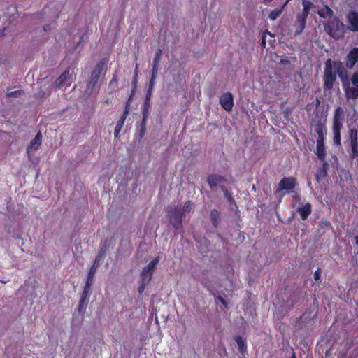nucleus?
Returning a JSON list of instances; mask_svg holds the SVG:
<instances>
[{"label": "nucleus", "instance_id": "f257e3e1", "mask_svg": "<svg viewBox=\"0 0 358 358\" xmlns=\"http://www.w3.org/2000/svg\"><path fill=\"white\" fill-rule=\"evenodd\" d=\"M332 60L328 59L325 62L324 72L323 76L324 89L325 90H330L332 89L334 81L336 78V74L332 71Z\"/></svg>", "mask_w": 358, "mask_h": 358}, {"label": "nucleus", "instance_id": "f03ea898", "mask_svg": "<svg viewBox=\"0 0 358 358\" xmlns=\"http://www.w3.org/2000/svg\"><path fill=\"white\" fill-rule=\"evenodd\" d=\"M106 59H101L94 66L91 72L90 79L87 83V90L92 92L97 84L100 76L106 66Z\"/></svg>", "mask_w": 358, "mask_h": 358}, {"label": "nucleus", "instance_id": "7ed1b4c3", "mask_svg": "<svg viewBox=\"0 0 358 358\" xmlns=\"http://www.w3.org/2000/svg\"><path fill=\"white\" fill-rule=\"evenodd\" d=\"M324 26L325 31L334 38H336V37H338L342 34L344 24L337 17H334L329 20Z\"/></svg>", "mask_w": 358, "mask_h": 358}, {"label": "nucleus", "instance_id": "20e7f679", "mask_svg": "<svg viewBox=\"0 0 358 358\" xmlns=\"http://www.w3.org/2000/svg\"><path fill=\"white\" fill-rule=\"evenodd\" d=\"M166 215L169 223L176 229L180 228L182 224V215L180 208L177 206H169L166 210Z\"/></svg>", "mask_w": 358, "mask_h": 358}, {"label": "nucleus", "instance_id": "39448f33", "mask_svg": "<svg viewBox=\"0 0 358 358\" xmlns=\"http://www.w3.org/2000/svg\"><path fill=\"white\" fill-rule=\"evenodd\" d=\"M76 80V77L70 73V69L65 70L55 81V87L58 89H66Z\"/></svg>", "mask_w": 358, "mask_h": 358}, {"label": "nucleus", "instance_id": "423d86ee", "mask_svg": "<svg viewBox=\"0 0 358 358\" xmlns=\"http://www.w3.org/2000/svg\"><path fill=\"white\" fill-rule=\"evenodd\" d=\"M296 179L294 177H285L280 180L278 187L274 191V194H277L283 190L288 192H292L297 185Z\"/></svg>", "mask_w": 358, "mask_h": 358}, {"label": "nucleus", "instance_id": "0eeeda50", "mask_svg": "<svg viewBox=\"0 0 358 358\" xmlns=\"http://www.w3.org/2000/svg\"><path fill=\"white\" fill-rule=\"evenodd\" d=\"M220 103L221 106L227 111H231L234 106V98L231 92H225L220 97Z\"/></svg>", "mask_w": 358, "mask_h": 358}, {"label": "nucleus", "instance_id": "6e6552de", "mask_svg": "<svg viewBox=\"0 0 358 358\" xmlns=\"http://www.w3.org/2000/svg\"><path fill=\"white\" fill-rule=\"evenodd\" d=\"M106 255V250L103 248L100 250L97 255L96 256L94 261L91 266V268L88 273L87 278L94 281V276L96 273L99 267V262Z\"/></svg>", "mask_w": 358, "mask_h": 358}, {"label": "nucleus", "instance_id": "1a4fd4ad", "mask_svg": "<svg viewBox=\"0 0 358 358\" xmlns=\"http://www.w3.org/2000/svg\"><path fill=\"white\" fill-rule=\"evenodd\" d=\"M358 62V48H352L345 57V66L347 69H352Z\"/></svg>", "mask_w": 358, "mask_h": 358}, {"label": "nucleus", "instance_id": "9d476101", "mask_svg": "<svg viewBox=\"0 0 358 358\" xmlns=\"http://www.w3.org/2000/svg\"><path fill=\"white\" fill-rule=\"evenodd\" d=\"M345 149L351 159H355L358 156V140H347Z\"/></svg>", "mask_w": 358, "mask_h": 358}, {"label": "nucleus", "instance_id": "9b49d317", "mask_svg": "<svg viewBox=\"0 0 358 358\" xmlns=\"http://www.w3.org/2000/svg\"><path fill=\"white\" fill-rule=\"evenodd\" d=\"M227 178L217 174H211L207 177L206 181L212 190L217 187L219 184L226 182Z\"/></svg>", "mask_w": 358, "mask_h": 358}, {"label": "nucleus", "instance_id": "f8f14e48", "mask_svg": "<svg viewBox=\"0 0 358 358\" xmlns=\"http://www.w3.org/2000/svg\"><path fill=\"white\" fill-rule=\"evenodd\" d=\"M306 26V20L296 15V20L293 25L294 29V36L296 37V36L301 34L304 31Z\"/></svg>", "mask_w": 358, "mask_h": 358}, {"label": "nucleus", "instance_id": "ddd939ff", "mask_svg": "<svg viewBox=\"0 0 358 358\" xmlns=\"http://www.w3.org/2000/svg\"><path fill=\"white\" fill-rule=\"evenodd\" d=\"M347 19L352 31H358V13L356 11H350L347 15Z\"/></svg>", "mask_w": 358, "mask_h": 358}, {"label": "nucleus", "instance_id": "4468645a", "mask_svg": "<svg viewBox=\"0 0 358 358\" xmlns=\"http://www.w3.org/2000/svg\"><path fill=\"white\" fill-rule=\"evenodd\" d=\"M302 4L303 6V9L301 13L296 15L306 20L307 17L310 14V10H312L315 6L309 0H302Z\"/></svg>", "mask_w": 358, "mask_h": 358}, {"label": "nucleus", "instance_id": "2eb2a0df", "mask_svg": "<svg viewBox=\"0 0 358 358\" xmlns=\"http://www.w3.org/2000/svg\"><path fill=\"white\" fill-rule=\"evenodd\" d=\"M42 143V134L39 131L38 132L35 138L31 140L30 144L28 145L27 148V152L29 155L31 150H37Z\"/></svg>", "mask_w": 358, "mask_h": 358}, {"label": "nucleus", "instance_id": "dca6fc26", "mask_svg": "<svg viewBox=\"0 0 358 358\" xmlns=\"http://www.w3.org/2000/svg\"><path fill=\"white\" fill-rule=\"evenodd\" d=\"M326 131L325 124L319 121L315 127V131L317 134V142H324V134Z\"/></svg>", "mask_w": 358, "mask_h": 358}, {"label": "nucleus", "instance_id": "f3484780", "mask_svg": "<svg viewBox=\"0 0 358 358\" xmlns=\"http://www.w3.org/2000/svg\"><path fill=\"white\" fill-rule=\"evenodd\" d=\"M297 211L300 213L301 219L306 220L312 213V205L310 203H306L303 206L299 207Z\"/></svg>", "mask_w": 358, "mask_h": 358}, {"label": "nucleus", "instance_id": "a211bd4d", "mask_svg": "<svg viewBox=\"0 0 358 358\" xmlns=\"http://www.w3.org/2000/svg\"><path fill=\"white\" fill-rule=\"evenodd\" d=\"M155 270L154 266H151L149 263L148 266H145L141 273V278H145L146 280H151L152 274Z\"/></svg>", "mask_w": 358, "mask_h": 358}, {"label": "nucleus", "instance_id": "6ab92c4d", "mask_svg": "<svg viewBox=\"0 0 358 358\" xmlns=\"http://www.w3.org/2000/svg\"><path fill=\"white\" fill-rule=\"evenodd\" d=\"M316 154L320 161H324L326 158V148L324 142H317Z\"/></svg>", "mask_w": 358, "mask_h": 358}, {"label": "nucleus", "instance_id": "aec40b11", "mask_svg": "<svg viewBox=\"0 0 358 358\" xmlns=\"http://www.w3.org/2000/svg\"><path fill=\"white\" fill-rule=\"evenodd\" d=\"M335 69L336 74H338L339 77L343 78L346 76V69L343 62H334L332 64Z\"/></svg>", "mask_w": 358, "mask_h": 358}, {"label": "nucleus", "instance_id": "412c9836", "mask_svg": "<svg viewBox=\"0 0 358 358\" xmlns=\"http://www.w3.org/2000/svg\"><path fill=\"white\" fill-rule=\"evenodd\" d=\"M345 118L344 110L341 106H337L334 113L333 121L343 122Z\"/></svg>", "mask_w": 358, "mask_h": 358}, {"label": "nucleus", "instance_id": "4be33fe9", "mask_svg": "<svg viewBox=\"0 0 358 358\" xmlns=\"http://www.w3.org/2000/svg\"><path fill=\"white\" fill-rule=\"evenodd\" d=\"M93 280L87 278V281L85 283V285L84 287V289L83 290V293L80 296V299L87 301L89 297V294L91 290L92 285L93 283Z\"/></svg>", "mask_w": 358, "mask_h": 358}, {"label": "nucleus", "instance_id": "5701e85b", "mask_svg": "<svg viewBox=\"0 0 358 358\" xmlns=\"http://www.w3.org/2000/svg\"><path fill=\"white\" fill-rule=\"evenodd\" d=\"M234 340L238 346V350L241 353H244L247 351V343L241 336H235Z\"/></svg>", "mask_w": 358, "mask_h": 358}, {"label": "nucleus", "instance_id": "b1692460", "mask_svg": "<svg viewBox=\"0 0 358 358\" xmlns=\"http://www.w3.org/2000/svg\"><path fill=\"white\" fill-rule=\"evenodd\" d=\"M138 75V64H136L135 66L134 76H133L132 90H131V92L129 95V97H131V99H134V96L135 95V92L137 88Z\"/></svg>", "mask_w": 358, "mask_h": 358}, {"label": "nucleus", "instance_id": "393cba45", "mask_svg": "<svg viewBox=\"0 0 358 358\" xmlns=\"http://www.w3.org/2000/svg\"><path fill=\"white\" fill-rule=\"evenodd\" d=\"M161 58L162 50L161 48H158L155 52V57L153 59L152 71H158Z\"/></svg>", "mask_w": 358, "mask_h": 358}, {"label": "nucleus", "instance_id": "a878e982", "mask_svg": "<svg viewBox=\"0 0 358 358\" xmlns=\"http://www.w3.org/2000/svg\"><path fill=\"white\" fill-rule=\"evenodd\" d=\"M210 217L212 222L213 225L217 228L219 225L220 221V212L217 209H213L210 213Z\"/></svg>", "mask_w": 358, "mask_h": 358}, {"label": "nucleus", "instance_id": "bb28decb", "mask_svg": "<svg viewBox=\"0 0 358 358\" xmlns=\"http://www.w3.org/2000/svg\"><path fill=\"white\" fill-rule=\"evenodd\" d=\"M317 14L321 17H331L333 15V11L328 5H325L324 7H322L320 10H318Z\"/></svg>", "mask_w": 358, "mask_h": 358}, {"label": "nucleus", "instance_id": "cd10ccee", "mask_svg": "<svg viewBox=\"0 0 358 358\" xmlns=\"http://www.w3.org/2000/svg\"><path fill=\"white\" fill-rule=\"evenodd\" d=\"M193 207V203L191 200H187L183 205L182 208H180V213L182 214V217L185 216V215L190 213Z\"/></svg>", "mask_w": 358, "mask_h": 358}, {"label": "nucleus", "instance_id": "c85d7f7f", "mask_svg": "<svg viewBox=\"0 0 358 358\" xmlns=\"http://www.w3.org/2000/svg\"><path fill=\"white\" fill-rule=\"evenodd\" d=\"M345 95L348 99H355L358 98V86L355 87L348 88L345 90Z\"/></svg>", "mask_w": 358, "mask_h": 358}, {"label": "nucleus", "instance_id": "c756f323", "mask_svg": "<svg viewBox=\"0 0 358 358\" xmlns=\"http://www.w3.org/2000/svg\"><path fill=\"white\" fill-rule=\"evenodd\" d=\"M147 121H148V119L143 118L142 121L139 125L138 136L140 138H142L145 134L146 129H147V127H146Z\"/></svg>", "mask_w": 358, "mask_h": 358}, {"label": "nucleus", "instance_id": "7c9ffc66", "mask_svg": "<svg viewBox=\"0 0 358 358\" xmlns=\"http://www.w3.org/2000/svg\"><path fill=\"white\" fill-rule=\"evenodd\" d=\"M284 10V7H280L279 8L274 9L269 13L268 18L271 20H276V18H278L282 13Z\"/></svg>", "mask_w": 358, "mask_h": 358}, {"label": "nucleus", "instance_id": "2f4dec72", "mask_svg": "<svg viewBox=\"0 0 358 358\" xmlns=\"http://www.w3.org/2000/svg\"><path fill=\"white\" fill-rule=\"evenodd\" d=\"M125 120L123 118L120 117L119 120L117 121L115 129V138H120V132L121 131L122 127L124 124Z\"/></svg>", "mask_w": 358, "mask_h": 358}, {"label": "nucleus", "instance_id": "473e14b6", "mask_svg": "<svg viewBox=\"0 0 358 358\" xmlns=\"http://www.w3.org/2000/svg\"><path fill=\"white\" fill-rule=\"evenodd\" d=\"M333 142L336 146L341 145V131H332Z\"/></svg>", "mask_w": 358, "mask_h": 358}, {"label": "nucleus", "instance_id": "72a5a7b5", "mask_svg": "<svg viewBox=\"0 0 358 358\" xmlns=\"http://www.w3.org/2000/svg\"><path fill=\"white\" fill-rule=\"evenodd\" d=\"M220 188L224 193L226 198L229 200V202L231 204L234 203V199L229 190L224 186H222V185H220Z\"/></svg>", "mask_w": 358, "mask_h": 358}, {"label": "nucleus", "instance_id": "f704fd0d", "mask_svg": "<svg viewBox=\"0 0 358 358\" xmlns=\"http://www.w3.org/2000/svg\"><path fill=\"white\" fill-rule=\"evenodd\" d=\"M132 100H133V99H131V97H129V99L126 103L123 113H122V115L120 116V117L123 118L124 120H126L128 115L129 114V107H130V104H131Z\"/></svg>", "mask_w": 358, "mask_h": 358}, {"label": "nucleus", "instance_id": "c9c22d12", "mask_svg": "<svg viewBox=\"0 0 358 358\" xmlns=\"http://www.w3.org/2000/svg\"><path fill=\"white\" fill-rule=\"evenodd\" d=\"M150 103L148 101H145L143 105V118L148 119L149 117V108Z\"/></svg>", "mask_w": 358, "mask_h": 358}, {"label": "nucleus", "instance_id": "e433bc0d", "mask_svg": "<svg viewBox=\"0 0 358 358\" xmlns=\"http://www.w3.org/2000/svg\"><path fill=\"white\" fill-rule=\"evenodd\" d=\"M327 165V163H324L323 164V168H321L317 170V173L316 174L317 180H319L320 178H325L327 176V171H326V166Z\"/></svg>", "mask_w": 358, "mask_h": 358}, {"label": "nucleus", "instance_id": "4c0bfd02", "mask_svg": "<svg viewBox=\"0 0 358 358\" xmlns=\"http://www.w3.org/2000/svg\"><path fill=\"white\" fill-rule=\"evenodd\" d=\"M24 94V91L22 90H15V91H12V92H8L6 93V97L8 98H12V97H19V96H20L21 94Z\"/></svg>", "mask_w": 358, "mask_h": 358}, {"label": "nucleus", "instance_id": "58836bf2", "mask_svg": "<svg viewBox=\"0 0 358 358\" xmlns=\"http://www.w3.org/2000/svg\"><path fill=\"white\" fill-rule=\"evenodd\" d=\"M347 140H358V131L356 129H350Z\"/></svg>", "mask_w": 358, "mask_h": 358}, {"label": "nucleus", "instance_id": "ea45409f", "mask_svg": "<svg viewBox=\"0 0 358 358\" xmlns=\"http://www.w3.org/2000/svg\"><path fill=\"white\" fill-rule=\"evenodd\" d=\"M343 122L332 121V131H341Z\"/></svg>", "mask_w": 358, "mask_h": 358}, {"label": "nucleus", "instance_id": "a19ab883", "mask_svg": "<svg viewBox=\"0 0 358 358\" xmlns=\"http://www.w3.org/2000/svg\"><path fill=\"white\" fill-rule=\"evenodd\" d=\"M158 71H152L151 78L149 82L148 88L152 89L153 86L155 83V79L157 77Z\"/></svg>", "mask_w": 358, "mask_h": 358}, {"label": "nucleus", "instance_id": "79ce46f5", "mask_svg": "<svg viewBox=\"0 0 358 358\" xmlns=\"http://www.w3.org/2000/svg\"><path fill=\"white\" fill-rule=\"evenodd\" d=\"M150 280H146L145 278H141V283L138 287V293L142 294L145 289L147 283H149Z\"/></svg>", "mask_w": 358, "mask_h": 358}, {"label": "nucleus", "instance_id": "37998d69", "mask_svg": "<svg viewBox=\"0 0 358 358\" xmlns=\"http://www.w3.org/2000/svg\"><path fill=\"white\" fill-rule=\"evenodd\" d=\"M86 301H85V300L80 299L78 306L77 308V312L78 313H82L83 310H84Z\"/></svg>", "mask_w": 358, "mask_h": 358}, {"label": "nucleus", "instance_id": "c03bdc74", "mask_svg": "<svg viewBox=\"0 0 358 358\" xmlns=\"http://www.w3.org/2000/svg\"><path fill=\"white\" fill-rule=\"evenodd\" d=\"M351 82L353 85L358 86V72H355L351 77Z\"/></svg>", "mask_w": 358, "mask_h": 358}, {"label": "nucleus", "instance_id": "a18cd8bd", "mask_svg": "<svg viewBox=\"0 0 358 358\" xmlns=\"http://www.w3.org/2000/svg\"><path fill=\"white\" fill-rule=\"evenodd\" d=\"M159 261H160V257L159 256L155 257L150 262V266L156 268V266L159 264Z\"/></svg>", "mask_w": 358, "mask_h": 358}, {"label": "nucleus", "instance_id": "49530a36", "mask_svg": "<svg viewBox=\"0 0 358 358\" xmlns=\"http://www.w3.org/2000/svg\"><path fill=\"white\" fill-rule=\"evenodd\" d=\"M314 278L316 281L320 278V269L319 268L315 271L314 273Z\"/></svg>", "mask_w": 358, "mask_h": 358}, {"label": "nucleus", "instance_id": "de8ad7c7", "mask_svg": "<svg viewBox=\"0 0 358 358\" xmlns=\"http://www.w3.org/2000/svg\"><path fill=\"white\" fill-rule=\"evenodd\" d=\"M152 89L148 88L147 90L146 98L145 101H150Z\"/></svg>", "mask_w": 358, "mask_h": 358}, {"label": "nucleus", "instance_id": "09e8293b", "mask_svg": "<svg viewBox=\"0 0 358 358\" xmlns=\"http://www.w3.org/2000/svg\"><path fill=\"white\" fill-rule=\"evenodd\" d=\"M217 299H219V301L222 303V305L224 307H227V301L223 297L218 296Z\"/></svg>", "mask_w": 358, "mask_h": 358}, {"label": "nucleus", "instance_id": "8fccbe9b", "mask_svg": "<svg viewBox=\"0 0 358 358\" xmlns=\"http://www.w3.org/2000/svg\"><path fill=\"white\" fill-rule=\"evenodd\" d=\"M262 45L263 47H265L266 45V36L264 34L262 36Z\"/></svg>", "mask_w": 358, "mask_h": 358}, {"label": "nucleus", "instance_id": "3c124183", "mask_svg": "<svg viewBox=\"0 0 358 358\" xmlns=\"http://www.w3.org/2000/svg\"><path fill=\"white\" fill-rule=\"evenodd\" d=\"M291 0H286L285 2L284 3V4L282 6H283L284 8L286 7V6L287 5L288 2H290Z\"/></svg>", "mask_w": 358, "mask_h": 358}, {"label": "nucleus", "instance_id": "603ef678", "mask_svg": "<svg viewBox=\"0 0 358 358\" xmlns=\"http://www.w3.org/2000/svg\"><path fill=\"white\" fill-rule=\"evenodd\" d=\"M289 358H296V355L294 351L292 352V356Z\"/></svg>", "mask_w": 358, "mask_h": 358}, {"label": "nucleus", "instance_id": "864d4df0", "mask_svg": "<svg viewBox=\"0 0 358 358\" xmlns=\"http://www.w3.org/2000/svg\"><path fill=\"white\" fill-rule=\"evenodd\" d=\"M357 245H358V236L355 237Z\"/></svg>", "mask_w": 358, "mask_h": 358}, {"label": "nucleus", "instance_id": "5fc2aeb1", "mask_svg": "<svg viewBox=\"0 0 358 358\" xmlns=\"http://www.w3.org/2000/svg\"><path fill=\"white\" fill-rule=\"evenodd\" d=\"M281 62H282V63H288V62H289V60H284V59H282V60H281Z\"/></svg>", "mask_w": 358, "mask_h": 358}, {"label": "nucleus", "instance_id": "6e6d98bb", "mask_svg": "<svg viewBox=\"0 0 358 358\" xmlns=\"http://www.w3.org/2000/svg\"><path fill=\"white\" fill-rule=\"evenodd\" d=\"M266 1H268V2H271V1H272L273 0H266Z\"/></svg>", "mask_w": 358, "mask_h": 358}, {"label": "nucleus", "instance_id": "4d7b16f0", "mask_svg": "<svg viewBox=\"0 0 358 358\" xmlns=\"http://www.w3.org/2000/svg\"><path fill=\"white\" fill-rule=\"evenodd\" d=\"M357 162H358V161H357Z\"/></svg>", "mask_w": 358, "mask_h": 358}]
</instances>
